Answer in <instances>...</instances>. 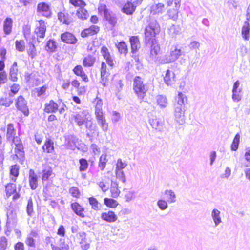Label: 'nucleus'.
<instances>
[{"mask_svg":"<svg viewBox=\"0 0 250 250\" xmlns=\"http://www.w3.org/2000/svg\"><path fill=\"white\" fill-rule=\"evenodd\" d=\"M73 118L77 125L80 127L83 125H85L86 128L89 132L87 135L90 136V134L92 135L97 131V126L93 123V118L87 110L80 111L73 116Z\"/></svg>","mask_w":250,"mask_h":250,"instance_id":"nucleus-1","label":"nucleus"},{"mask_svg":"<svg viewBox=\"0 0 250 250\" xmlns=\"http://www.w3.org/2000/svg\"><path fill=\"white\" fill-rule=\"evenodd\" d=\"M182 51L176 46H172L170 52L162 57L158 60L161 64H167L173 62L177 60L182 54Z\"/></svg>","mask_w":250,"mask_h":250,"instance_id":"nucleus-2","label":"nucleus"},{"mask_svg":"<svg viewBox=\"0 0 250 250\" xmlns=\"http://www.w3.org/2000/svg\"><path fill=\"white\" fill-rule=\"evenodd\" d=\"M133 90L138 98L143 100L146 95L148 87L143 83L141 77L136 76L133 80Z\"/></svg>","mask_w":250,"mask_h":250,"instance_id":"nucleus-3","label":"nucleus"},{"mask_svg":"<svg viewBox=\"0 0 250 250\" xmlns=\"http://www.w3.org/2000/svg\"><path fill=\"white\" fill-rule=\"evenodd\" d=\"M98 10L99 13L103 16L104 20L108 22L111 27H113L117 23L115 14L107 9L106 5L100 4Z\"/></svg>","mask_w":250,"mask_h":250,"instance_id":"nucleus-4","label":"nucleus"},{"mask_svg":"<svg viewBox=\"0 0 250 250\" xmlns=\"http://www.w3.org/2000/svg\"><path fill=\"white\" fill-rule=\"evenodd\" d=\"M11 141L12 143V145L15 146L14 152L15 156L19 159H23L24 156V152L21 139L17 136L12 139Z\"/></svg>","mask_w":250,"mask_h":250,"instance_id":"nucleus-5","label":"nucleus"},{"mask_svg":"<svg viewBox=\"0 0 250 250\" xmlns=\"http://www.w3.org/2000/svg\"><path fill=\"white\" fill-rule=\"evenodd\" d=\"M159 32V26L158 23L155 21L151 23L146 28L145 37L146 40L149 41L153 39L156 35Z\"/></svg>","mask_w":250,"mask_h":250,"instance_id":"nucleus-6","label":"nucleus"},{"mask_svg":"<svg viewBox=\"0 0 250 250\" xmlns=\"http://www.w3.org/2000/svg\"><path fill=\"white\" fill-rule=\"evenodd\" d=\"M187 96L181 92H178L174 98L173 107L186 108V105L188 103Z\"/></svg>","mask_w":250,"mask_h":250,"instance_id":"nucleus-7","label":"nucleus"},{"mask_svg":"<svg viewBox=\"0 0 250 250\" xmlns=\"http://www.w3.org/2000/svg\"><path fill=\"white\" fill-rule=\"evenodd\" d=\"M174 116L176 122L181 125L185 122V111L186 108L173 107Z\"/></svg>","mask_w":250,"mask_h":250,"instance_id":"nucleus-8","label":"nucleus"},{"mask_svg":"<svg viewBox=\"0 0 250 250\" xmlns=\"http://www.w3.org/2000/svg\"><path fill=\"white\" fill-rule=\"evenodd\" d=\"M7 226L9 227H15L17 223L16 210L12 208H9L7 212Z\"/></svg>","mask_w":250,"mask_h":250,"instance_id":"nucleus-9","label":"nucleus"},{"mask_svg":"<svg viewBox=\"0 0 250 250\" xmlns=\"http://www.w3.org/2000/svg\"><path fill=\"white\" fill-rule=\"evenodd\" d=\"M46 30V26L45 22L42 20H39L36 25L35 33L37 35V38H43L45 36Z\"/></svg>","mask_w":250,"mask_h":250,"instance_id":"nucleus-10","label":"nucleus"},{"mask_svg":"<svg viewBox=\"0 0 250 250\" xmlns=\"http://www.w3.org/2000/svg\"><path fill=\"white\" fill-rule=\"evenodd\" d=\"M16 106L17 109L21 111L25 116L29 114L28 108L27 106V102L22 96H19L16 103Z\"/></svg>","mask_w":250,"mask_h":250,"instance_id":"nucleus-11","label":"nucleus"},{"mask_svg":"<svg viewBox=\"0 0 250 250\" xmlns=\"http://www.w3.org/2000/svg\"><path fill=\"white\" fill-rule=\"evenodd\" d=\"M101 218L108 223H113L117 220L118 216L114 211L106 210L101 213Z\"/></svg>","mask_w":250,"mask_h":250,"instance_id":"nucleus-12","label":"nucleus"},{"mask_svg":"<svg viewBox=\"0 0 250 250\" xmlns=\"http://www.w3.org/2000/svg\"><path fill=\"white\" fill-rule=\"evenodd\" d=\"M240 84V83L239 81H236L233 85L232 88V99L233 101L235 102H238L240 101L241 99V88H239Z\"/></svg>","mask_w":250,"mask_h":250,"instance_id":"nucleus-13","label":"nucleus"},{"mask_svg":"<svg viewBox=\"0 0 250 250\" xmlns=\"http://www.w3.org/2000/svg\"><path fill=\"white\" fill-rule=\"evenodd\" d=\"M37 12L46 17H49L51 14V11L50 6L44 2L40 3L38 4Z\"/></svg>","mask_w":250,"mask_h":250,"instance_id":"nucleus-14","label":"nucleus"},{"mask_svg":"<svg viewBox=\"0 0 250 250\" xmlns=\"http://www.w3.org/2000/svg\"><path fill=\"white\" fill-rule=\"evenodd\" d=\"M155 100L157 105L160 109H164L168 105V100L167 97L165 95H157L155 98Z\"/></svg>","mask_w":250,"mask_h":250,"instance_id":"nucleus-15","label":"nucleus"},{"mask_svg":"<svg viewBox=\"0 0 250 250\" xmlns=\"http://www.w3.org/2000/svg\"><path fill=\"white\" fill-rule=\"evenodd\" d=\"M96 119L102 131L104 132H107L108 130V124L106 122L105 117L104 114L96 115Z\"/></svg>","mask_w":250,"mask_h":250,"instance_id":"nucleus-16","label":"nucleus"},{"mask_svg":"<svg viewBox=\"0 0 250 250\" xmlns=\"http://www.w3.org/2000/svg\"><path fill=\"white\" fill-rule=\"evenodd\" d=\"M211 217L215 227H217L222 222L221 212L217 208H214L211 212Z\"/></svg>","mask_w":250,"mask_h":250,"instance_id":"nucleus-17","label":"nucleus"},{"mask_svg":"<svg viewBox=\"0 0 250 250\" xmlns=\"http://www.w3.org/2000/svg\"><path fill=\"white\" fill-rule=\"evenodd\" d=\"M165 10V5L163 3H159L152 5L150 9V13L152 15L162 14Z\"/></svg>","mask_w":250,"mask_h":250,"instance_id":"nucleus-18","label":"nucleus"},{"mask_svg":"<svg viewBox=\"0 0 250 250\" xmlns=\"http://www.w3.org/2000/svg\"><path fill=\"white\" fill-rule=\"evenodd\" d=\"M101 53L104 59L106 60L107 63L110 66L114 65V60L111 56L108 49L105 46L102 47Z\"/></svg>","mask_w":250,"mask_h":250,"instance_id":"nucleus-19","label":"nucleus"},{"mask_svg":"<svg viewBox=\"0 0 250 250\" xmlns=\"http://www.w3.org/2000/svg\"><path fill=\"white\" fill-rule=\"evenodd\" d=\"M71 207L73 211L82 218L85 217L84 208L78 203L74 202L71 204Z\"/></svg>","mask_w":250,"mask_h":250,"instance_id":"nucleus-20","label":"nucleus"},{"mask_svg":"<svg viewBox=\"0 0 250 250\" xmlns=\"http://www.w3.org/2000/svg\"><path fill=\"white\" fill-rule=\"evenodd\" d=\"M29 182L32 189H35L38 186V177L34 171L30 169L29 172Z\"/></svg>","mask_w":250,"mask_h":250,"instance_id":"nucleus-21","label":"nucleus"},{"mask_svg":"<svg viewBox=\"0 0 250 250\" xmlns=\"http://www.w3.org/2000/svg\"><path fill=\"white\" fill-rule=\"evenodd\" d=\"M165 83L168 85H172L175 82V74L171 70L167 69L166 71L164 78Z\"/></svg>","mask_w":250,"mask_h":250,"instance_id":"nucleus-22","label":"nucleus"},{"mask_svg":"<svg viewBox=\"0 0 250 250\" xmlns=\"http://www.w3.org/2000/svg\"><path fill=\"white\" fill-rule=\"evenodd\" d=\"M38 234L35 230H32L27 236L25 240V244L29 247H35V240Z\"/></svg>","mask_w":250,"mask_h":250,"instance_id":"nucleus-23","label":"nucleus"},{"mask_svg":"<svg viewBox=\"0 0 250 250\" xmlns=\"http://www.w3.org/2000/svg\"><path fill=\"white\" fill-rule=\"evenodd\" d=\"M81 240L80 243L82 249L87 250L90 247L91 241L87 238L85 233L81 232L79 234Z\"/></svg>","mask_w":250,"mask_h":250,"instance_id":"nucleus-24","label":"nucleus"},{"mask_svg":"<svg viewBox=\"0 0 250 250\" xmlns=\"http://www.w3.org/2000/svg\"><path fill=\"white\" fill-rule=\"evenodd\" d=\"M61 39L63 42L70 44H74L77 41L74 35L69 32L62 34Z\"/></svg>","mask_w":250,"mask_h":250,"instance_id":"nucleus-25","label":"nucleus"},{"mask_svg":"<svg viewBox=\"0 0 250 250\" xmlns=\"http://www.w3.org/2000/svg\"><path fill=\"white\" fill-rule=\"evenodd\" d=\"M130 42L131 46V52L134 53L140 48L139 40L137 36H132L130 38Z\"/></svg>","mask_w":250,"mask_h":250,"instance_id":"nucleus-26","label":"nucleus"},{"mask_svg":"<svg viewBox=\"0 0 250 250\" xmlns=\"http://www.w3.org/2000/svg\"><path fill=\"white\" fill-rule=\"evenodd\" d=\"M167 201L169 204L174 203L176 201V195L174 191L171 189H166L164 191Z\"/></svg>","mask_w":250,"mask_h":250,"instance_id":"nucleus-27","label":"nucleus"},{"mask_svg":"<svg viewBox=\"0 0 250 250\" xmlns=\"http://www.w3.org/2000/svg\"><path fill=\"white\" fill-rule=\"evenodd\" d=\"M79 139L73 136H68L66 140V145L69 148L74 150L77 143L79 142Z\"/></svg>","mask_w":250,"mask_h":250,"instance_id":"nucleus-28","label":"nucleus"},{"mask_svg":"<svg viewBox=\"0 0 250 250\" xmlns=\"http://www.w3.org/2000/svg\"><path fill=\"white\" fill-rule=\"evenodd\" d=\"M149 123L153 128L160 131L163 128V122L157 118L149 119Z\"/></svg>","mask_w":250,"mask_h":250,"instance_id":"nucleus-29","label":"nucleus"},{"mask_svg":"<svg viewBox=\"0 0 250 250\" xmlns=\"http://www.w3.org/2000/svg\"><path fill=\"white\" fill-rule=\"evenodd\" d=\"M99 30V27L96 25L90 26L88 28L85 29L81 33L83 37H85L88 36L93 35L96 34Z\"/></svg>","mask_w":250,"mask_h":250,"instance_id":"nucleus-30","label":"nucleus"},{"mask_svg":"<svg viewBox=\"0 0 250 250\" xmlns=\"http://www.w3.org/2000/svg\"><path fill=\"white\" fill-rule=\"evenodd\" d=\"M58 106L57 103L51 100L45 104L44 111L47 113H55L58 110Z\"/></svg>","mask_w":250,"mask_h":250,"instance_id":"nucleus-31","label":"nucleus"},{"mask_svg":"<svg viewBox=\"0 0 250 250\" xmlns=\"http://www.w3.org/2000/svg\"><path fill=\"white\" fill-rule=\"evenodd\" d=\"M110 191L112 197L117 198L120 194L118 184L116 182L111 181Z\"/></svg>","mask_w":250,"mask_h":250,"instance_id":"nucleus-32","label":"nucleus"},{"mask_svg":"<svg viewBox=\"0 0 250 250\" xmlns=\"http://www.w3.org/2000/svg\"><path fill=\"white\" fill-rule=\"evenodd\" d=\"M101 83L104 86L106 85L107 81L108 73L106 71V65L104 62H102L101 69Z\"/></svg>","mask_w":250,"mask_h":250,"instance_id":"nucleus-33","label":"nucleus"},{"mask_svg":"<svg viewBox=\"0 0 250 250\" xmlns=\"http://www.w3.org/2000/svg\"><path fill=\"white\" fill-rule=\"evenodd\" d=\"M13 26V20L10 18H6L3 23V30L6 35L10 34Z\"/></svg>","mask_w":250,"mask_h":250,"instance_id":"nucleus-34","label":"nucleus"},{"mask_svg":"<svg viewBox=\"0 0 250 250\" xmlns=\"http://www.w3.org/2000/svg\"><path fill=\"white\" fill-rule=\"evenodd\" d=\"M16 131L14 129V125L12 124H9L7 125L6 139L8 141L11 142V140L16 137Z\"/></svg>","mask_w":250,"mask_h":250,"instance_id":"nucleus-35","label":"nucleus"},{"mask_svg":"<svg viewBox=\"0 0 250 250\" xmlns=\"http://www.w3.org/2000/svg\"><path fill=\"white\" fill-rule=\"evenodd\" d=\"M54 175L52 168L49 166H46L42 170V180L46 181L50 178H52Z\"/></svg>","mask_w":250,"mask_h":250,"instance_id":"nucleus-36","label":"nucleus"},{"mask_svg":"<svg viewBox=\"0 0 250 250\" xmlns=\"http://www.w3.org/2000/svg\"><path fill=\"white\" fill-rule=\"evenodd\" d=\"M18 71L17 63L16 62H14L10 69V79L11 81L13 82L17 81Z\"/></svg>","mask_w":250,"mask_h":250,"instance_id":"nucleus-37","label":"nucleus"},{"mask_svg":"<svg viewBox=\"0 0 250 250\" xmlns=\"http://www.w3.org/2000/svg\"><path fill=\"white\" fill-rule=\"evenodd\" d=\"M93 102L95 104V116L103 114L104 113L102 110V100L99 98H96V99H95Z\"/></svg>","mask_w":250,"mask_h":250,"instance_id":"nucleus-38","label":"nucleus"},{"mask_svg":"<svg viewBox=\"0 0 250 250\" xmlns=\"http://www.w3.org/2000/svg\"><path fill=\"white\" fill-rule=\"evenodd\" d=\"M242 36L243 38L246 40H248L250 37V25L249 23L246 21L245 22L242 28Z\"/></svg>","mask_w":250,"mask_h":250,"instance_id":"nucleus-39","label":"nucleus"},{"mask_svg":"<svg viewBox=\"0 0 250 250\" xmlns=\"http://www.w3.org/2000/svg\"><path fill=\"white\" fill-rule=\"evenodd\" d=\"M95 62V58L91 55H88L83 60V64L85 67L93 66Z\"/></svg>","mask_w":250,"mask_h":250,"instance_id":"nucleus-40","label":"nucleus"},{"mask_svg":"<svg viewBox=\"0 0 250 250\" xmlns=\"http://www.w3.org/2000/svg\"><path fill=\"white\" fill-rule=\"evenodd\" d=\"M104 203L106 207L111 208H116L119 205L117 200L109 198H105L104 200Z\"/></svg>","mask_w":250,"mask_h":250,"instance_id":"nucleus-41","label":"nucleus"},{"mask_svg":"<svg viewBox=\"0 0 250 250\" xmlns=\"http://www.w3.org/2000/svg\"><path fill=\"white\" fill-rule=\"evenodd\" d=\"M136 5L131 2H128L125 4L123 8V12L127 14H132L135 11Z\"/></svg>","mask_w":250,"mask_h":250,"instance_id":"nucleus-42","label":"nucleus"},{"mask_svg":"<svg viewBox=\"0 0 250 250\" xmlns=\"http://www.w3.org/2000/svg\"><path fill=\"white\" fill-rule=\"evenodd\" d=\"M19 166L17 165H14L11 166L10 169V176L12 181H16V177L19 175Z\"/></svg>","mask_w":250,"mask_h":250,"instance_id":"nucleus-43","label":"nucleus"},{"mask_svg":"<svg viewBox=\"0 0 250 250\" xmlns=\"http://www.w3.org/2000/svg\"><path fill=\"white\" fill-rule=\"evenodd\" d=\"M42 148L44 151H46L47 153L53 152L54 149L53 142L50 140H46L42 146Z\"/></svg>","mask_w":250,"mask_h":250,"instance_id":"nucleus-44","label":"nucleus"},{"mask_svg":"<svg viewBox=\"0 0 250 250\" xmlns=\"http://www.w3.org/2000/svg\"><path fill=\"white\" fill-rule=\"evenodd\" d=\"M180 8L174 7L173 9H169L167 11V14L168 17L173 19L176 20L178 17L179 9Z\"/></svg>","mask_w":250,"mask_h":250,"instance_id":"nucleus-45","label":"nucleus"},{"mask_svg":"<svg viewBox=\"0 0 250 250\" xmlns=\"http://www.w3.org/2000/svg\"><path fill=\"white\" fill-rule=\"evenodd\" d=\"M57 48L56 42L52 40H49L45 46V49L47 52L52 53L56 51Z\"/></svg>","mask_w":250,"mask_h":250,"instance_id":"nucleus-46","label":"nucleus"},{"mask_svg":"<svg viewBox=\"0 0 250 250\" xmlns=\"http://www.w3.org/2000/svg\"><path fill=\"white\" fill-rule=\"evenodd\" d=\"M83 8H79L77 11L76 14L79 18L85 20L88 17L89 14L87 11Z\"/></svg>","mask_w":250,"mask_h":250,"instance_id":"nucleus-47","label":"nucleus"},{"mask_svg":"<svg viewBox=\"0 0 250 250\" xmlns=\"http://www.w3.org/2000/svg\"><path fill=\"white\" fill-rule=\"evenodd\" d=\"M6 192L7 197H9L16 191V186L15 184H8L6 186Z\"/></svg>","mask_w":250,"mask_h":250,"instance_id":"nucleus-48","label":"nucleus"},{"mask_svg":"<svg viewBox=\"0 0 250 250\" xmlns=\"http://www.w3.org/2000/svg\"><path fill=\"white\" fill-rule=\"evenodd\" d=\"M88 200L89 204L91 205L93 209L98 210L100 209L101 205L95 198L90 197Z\"/></svg>","mask_w":250,"mask_h":250,"instance_id":"nucleus-49","label":"nucleus"},{"mask_svg":"<svg viewBox=\"0 0 250 250\" xmlns=\"http://www.w3.org/2000/svg\"><path fill=\"white\" fill-rule=\"evenodd\" d=\"M160 47L156 43H153L151 47L150 55L153 58H155L159 52Z\"/></svg>","mask_w":250,"mask_h":250,"instance_id":"nucleus-50","label":"nucleus"},{"mask_svg":"<svg viewBox=\"0 0 250 250\" xmlns=\"http://www.w3.org/2000/svg\"><path fill=\"white\" fill-rule=\"evenodd\" d=\"M168 202L163 199H160L157 202V205L161 210H165L168 208Z\"/></svg>","mask_w":250,"mask_h":250,"instance_id":"nucleus-51","label":"nucleus"},{"mask_svg":"<svg viewBox=\"0 0 250 250\" xmlns=\"http://www.w3.org/2000/svg\"><path fill=\"white\" fill-rule=\"evenodd\" d=\"M97 184L104 192H105L109 188L108 183L104 179L97 182Z\"/></svg>","mask_w":250,"mask_h":250,"instance_id":"nucleus-52","label":"nucleus"},{"mask_svg":"<svg viewBox=\"0 0 250 250\" xmlns=\"http://www.w3.org/2000/svg\"><path fill=\"white\" fill-rule=\"evenodd\" d=\"M26 212L28 216H32L34 213L33 206V201L30 197L28 200L26 207Z\"/></svg>","mask_w":250,"mask_h":250,"instance_id":"nucleus-53","label":"nucleus"},{"mask_svg":"<svg viewBox=\"0 0 250 250\" xmlns=\"http://www.w3.org/2000/svg\"><path fill=\"white\" fill-rule=\"evenodd\" d=\"M16 49L20 52H23L25 50V42L23 40H17L15 42Z\"/></svg>","mask_w":250,"mask_h":250,"instance_id":"nucleus-54","label":"nucleus"},{"mask_svg":"<svg viewBox=\"0 0 250 250\" xmlns=\"http://www.w3.org/2000/svg\"><path fill=\"white\" fill-rule=\"evenodd\" d=\"M239 142H240V135L239 134H236L233 139L232 143L231 146V149L232 150L235 151L238 149Z\"/></svg>","mask_w":250,"mask_h":250,"instance_id":"nucleus-55","label":"nucleus"},{"mask_svg":"<svg viewBox=\"0 0 250 250\" xmlns=\"http://www.w3.org/2000/svg\"><path fill=\"white\" fill-rule=\"evenodd\" d=\"M47 89V87L43 86L42 87H39L33 90V94L38 97H41L44 95L45 93V91Z\"/></svg>","mask_w":250,"mask_h":250,"instance_id":"nucleus-56","label":"nucleus"},{"mask_svg":"<svg viewBox=\"0 0 250 250\" xmlns=\"http://www.w3.org/2000/svg\"><path fill=\"white\" fill-rule=\"evenodd\" d=\"M107 162V160L106 159V154H103L100 158L99 163V167L102 170L105 168Z\"/></svg>","mask_w":250,"mask_h":250,"instance_id":"nucleus-57","label":"nucleus"},{"mask_svg":"<svg viewBox=\"0 0 250 250\" xmlns=\"http://www.w3.org/2000/svg\"><path fill=\"white\" fill-rule=\"evenodd\" d=\"M166 4L168 7L180 8L181 6V0H166Z\"/></svg>","mask_w":250,"mask_h":250,"instance_id":"nucleus-58","label":"nucleus"},{"mask_svg":"<svg viewBox=\"0 0 250 250\" xmlns=\"http://www.w3.org/2000/svg\"><path fill=\"white\" fill-rule=\"evenodd\" d=\"M69 193L74 198H79L80 197V191L77 187H72L70 188Z\"/></svg>","mask_w":250,"mask_h":250,"instance_id":"nucleus-59","label":"nucleus"},{"mask_svg":"<svg viewBox=\"0 0 250 250\" xmlns=\"http://www.w3.org/2000/svg\"><path fill=\"white\" fill-rule=\"evenodd\" d=\"M117 47L118 48L119 51L121 54H124L125 55L127 52V47L125 43L124 42H120L118 45Z\"/></svg>","mask_w":250,"mask_h":250,"instance_id":"nucleus-60","label":"nucleus"},{"mask_svg":"<svg viewBox=\"0 0 250 250\" xmlns=\"http://www.w3.org/2000/svg\"><path fill=\"white\" fill-rule=\"evenodd\" d=\"M13 103V100L9 98H0V105L9 107Z\"/></svg>","mask_w":250,"mask_h":250,"instance_id":"nucleus-61","label":"nucleus"},{"mask_svg":"<svg viewBox=\"0 0 250 250\" xmlns=\"http://www.w3.org/2000/svg\"><path fill=\"white\" fill-rule=\"evenodd\" d=\"M136 192L134 190H129L125 195L126 202H129L135 198Z\"/></svg>","mask_w":250,"mask_h":250,"instance_id":"nucleus-62","label":"nucleus"},{"mask_svg":"<svg viewBox=\"0 0 250 250\" xmlns=\"http://www.w3.org/2000/svg\"><path fill=\"white\" fill-rule=\"evenodd\" d=\"M80 167L79 169L80 171H85L88 167V163L86 159L82 158L79 160Z\"/></svg>","mask_w":250,"mask_h":250,"instance_id":"nucleus-63","label":"nucleus"},{"mask_svg":"<svg viewBox=\"0 0 250 250\" xmlns=\"http://www.w3.org/2000/svg\"><path fill=\"white\" fill-rule=\"evenodd\" d=\"M69 2L74 6L79 8L84 7L86 5L85 3L82 0H69Z\"/></svg>","mask_w":250,"mask_h":250,"instance_id":"nucleus-64","label":"nucleus"}]
</instances>
